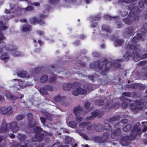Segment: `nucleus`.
Segmentation results:
<instances>
[{
    "instance_id": "1",
    "label": "nucleus",
    "mask_w": 147,
    "mask_h": 147,
    "mask_svg": "<svg viewBox=\"0 0 147 147\" xmlns=\"http://www.w3.org/2000/svg\"><path fill=\"white\" fill-rule=\"evenodd\" d=\"M125 49H127L131 50L134 49L132 53H130V51H127L124 54L123 57L125 58V60L128 61L129 60V57H132L134 60L136 61H137L141 59H145L147 57V53H145L142 55L140 54L141 52V50L138 47L133 45L131 44H128L126 47ZM124 59H119L117 60L118 62H123Z\"/></svg>"
},
{
    "instance_id": "2",
    "label": "nucleus",
    "mask_w": 147,
    "mask_h": 147,
    "mask_svg": "<svg viewBox=\"0 0 147 147\" xmlns=\"http://www.w3.org/2000/svg\"><path fill=\"white\" fill-rule=\"evenodd\" d=\"M141 125L139 122L136 123L134 126L129 136H125L123 137L120 141L121 144L124 146H128L131 141L134 140L138 135L142 133L140 126Z\"/></svg>"
},
{
    "instance_id": "3",
    "label": "nucleus",
    "mask_w": 147,
    "mask_h": 147,
    "mask_svg": "<svg viewBox=\"0 0 147 147\" xmlns=\"http://www.w3.org/2000/svg\"><path fill=\"white\" fill-rule=\"evenodd\" d=\"M112 66L111 63L109 62L107 59H105L102 61H100L98 63V65L96 63H92L90 64V67L92 69H96L97 67L99 70L102 69L105 66V70L102 71L101 74L103 76L106 75V71H107Z\"/></svg>"
},
{
    "instance_id": "4",
    "label": "nucleus",
    "mask_w": 147,
    "mask_h": 147,
    "mask_svg": "<svg viewBox=\"0 0 147 147\" xmlns=\"http://www.w3.org/2000/svg\"><path fill=\"white\" fill-rule=\"evenodd\" d=\"M134 103L136 106L134 105L133 104H131L130 105V109L133 111H137L144 107L147 106V95L144 96L140 101L135 100Z\"/></svg>"
},
{
    "instance_id": "5",
    "label": "nucleus",
    "mask_w": 147,
    "mask_h": 147,
    "mask_svg": "<svg viewBox=\"0 0 147 147\" xmlns=\"http://www.w3.org/2000/svg\"><path fill=\"white\" fill-rule=\"evenodd\" d=\"M92 85L90 84H88L85 85L84 87L86 89H82V88L78 87L76 88L72 92L73 95L78 96L79 94H84L87 92V90H91Z\"/></svg>"
},
{
    "instance_id": "6",
    "label": "nucleus",
    "mask_w": 147,
    "mask_h": 147,
    "mask_svg": "<svg viewBox=\"0 0 147 147\" xmlns=\"http://www.w3.org/2000/svg\"><path fill=\"white\" fill-rule=\"evenodd\" d=\"M47 17V15L41 14L39 15L38 19L35 17L31 18L29 19V21L32 24H34L36 22L40 24H42L45 23L44 19Z\"/></svg>"
},
{
    "instance_id": "7",
    "label": "nucleus",
    "mask_w": 147,
    "mask_h": 147,
    "mask_svg": "<svg viewBox=\"0 0 147 147\" xmlns=\"http://www.w3.org/2000/svg\"><path fill=\"white\" fill-rule=\"evenodd\" d=\"M120 105V103L118 102H116L113 103L112 100H108L106 104L104 109L106 111H108L111 109H118Z\"/></svg>"
},
{
    "instance_id": "8",
    "label": "nucleus",
    "mask_w": 147,
    "mask_h": 147,
    "mask_svg": "<svg viewBox=\"0 0 147 147\" xmlns=\"http://www.w3.org/2000/svg\"><path fill=\"white\" fill-rule=\"evenodd\" d=\"M34 9V8L33 7L28 5L25 8H22L20 7H18L13 11H12V12L17 15L18 13H22L23 11H32Z\"/></svg>"
},
{
    "instance_id": "9",
    "label": "nucleus",
    "mask_w": 147,
    "mask_h": 147,
    "mask_svg": "<svg viewBox=\"0 0 147 147\" xmlns=\"http://www.w3.org/2000/svg\"><path fill=\"white\" fill-rule=\"evenodd\" d=\"M131 15L130 13H129V16H130ZM139 19V17L136 16L135 17H130L125 18L123 19V20L125 24L127 25L131 24L132 22L134 21L138 20Z\"/></svg>"
},
{
    "instance_id": "10",
    "label": "nucleus",
    "mask_w": 147,
    "mask_h": 147,
    "mask_svg": "<svg viewBox=\"0 0 147 147\" xmlns=\"http://www.w3.org/2000/svg\"><path fill=\"white\" fill-rule=\"evenodd\" d=\"M44 138V135L43 133H37L34 137L31 138L32 141L33 142H40L42 141Z\"/></svg>"
},
{
    "instance_id": "11",
    "label": "nucleus",
    "mask_w": 147,
    "mask_h": 147,
    "mask_svg": "<svg viewBox=\"0 0 147 147\" xmlns=\"http://www.w3.org/2000/svg\"><path fill=\"white\" fill-rule=\"evenodd\" d=\"M109 136L110 134L109 132H105L100 138L97 137V139H98V142L100 144H102L108 140Z\"/></svg>"
},
{
    "instance_id": "12",
    "label": "nucleus",
    "mask_w": 147,
    "mask_h": 147,
    "mask_svg": "<svg viewBox=\"0 0 147 147\" xmlns=\"http://www.w3.org/2000/svg\"><path fill=\"white\" fill-rule=\"evenodd\" d=\"M142 37V35L140 33L137 34L136 36H134L131 40V42L136 47H139L140 45L137 44V43L138 42L139 40L141 39Z\"/></svg>"
},
{
    "instance_id": "13",
    "label": "nucleus",
    "mask_w": 147,
    "mask_h": 147,
    "mask_svg": "<svg viewBox=\"0 0 147 147\" xmlns=\"http://www.w3.org/2000/svg\"><path fill=\"white\" fill-rule=\"evenodd\" d=\"M9 129L8 125L6 123L5 119H3L1 125V127H0V133L6 132L8 131Z\"/></svg>"
},
{
    "instance_id": "14",
    "label": "nucleus",
    "mask_w": 147,
    "mask_h": 147,
    "mask_svg": "<svg viewBox=\"0 0 147 147\" xmlns=\"http://www.w3.org/2000/svg\"><path fill=\"white\" fill-rule=\"evenodd\" d=\"M9 45L8 46H6L5 43L4 42H2L0 43V54H1L3 51L5 49V50L9 51L12 50L13 49H16V47H14V48H9Z\"/></svg>"
},
{
    "instance_id": "15",
    "label": "nucleus",
    "mask_w": 147,
    "mask_h": 147,
    "mask_svg": "<svg viewBox=\"0 0 147 147\" xmlns=\"http://www.w3.org/2000/svg\"><path fill=\"white\" fill-rule=\"evenodd\" d=\"M10 129L13 133H16L18 130L19 127L16 121H13L9 124Z\"/></svg>"
},
{
    "instance_id": "16",
    "label": "nucleus",
    "mask_w": 147,
    "mask_h": 147,
    "mask_svg": "<svg viewBox=\"0 0 147 147\" xmlns=\"http://www.w3.org/2000/svg\"><path fill=\"white\" fill-rule=\"evenodd\" d=\"M10 47L9 48H14V47H16V49H13L12 50L10 51H12V54L13 56L15 57H18L21 55V53L16 50L18 49V47L16 46L13 45H9Z\"/></svg>"
},
{
    "instance_id": "17",
    "label": "nucleus",
    "mask_w": 147,
    "mask_h": 147,
    "mask_svg": "<svg viewBox=\"0 0 147 147\" xmlns=\"http://www.w3.org/2000/svg\"><path fill=\"white\" fill-rule=\"evenodd\" d=\"M28 120V126L30 128H32L36 125V123L32 124L33 120V115L31 113H28L27 115Z\"/></svg>"
},
{
    "instance_id": "18",
    "label": "nucleus",
    "mask_w": 147,
    "mask_h": 147,
    "mask_svg": "<svg viewBox=\"0 0 147 147\" xmlns=\"http://www.w3.org/2000/svg\"><path fill=\"white\" fill-rule=\"evenodd\" d=\"M129 9L131 10V11L133 13V16L134 17H135L136 16H139L138 14L141 11V10L139 9L138 6H135L131 9L129 7Z\"/></svg>"
},
{
    "instance_id": "19",
    "label": "nucleus",
    "mask_w": 147,
    "mask_h": 147,
    "mask_svg": "<svg viewBox=\"0 0 147 147\" xmlns=\"http://www.w3.org/2000/svg\"><path fill=\"white\" fill-rule=\"evenodd\" d=\"M111 131V137L112 139H114L117 135H119L121 133V130L119 127H118L113 131Z\"/></svg>"
},
{
    "instance_id": "20",
    "label": "nucleus",
    "mask_w": 147,
    "mask_h": 147,
    "mask_svg": "<svg viewBox=\"0 0 147 147\" xmlns=\"http://www.w3.org/2000/svg\"><path fill=\"white\" fill-rule=\"evenodd\" d=\"M72 85L69 83H65L63 84V88L64 90H69L72 87Z\"/></svg>"
},
{
    "instance_id": "21",
    "label": "nucleus",
    "mask_w": 147,
    "mask_h": 147,
    "mask_svg": "<svg viewBox=\"0 0 147 147\" xmlns=\"http://www.w3.org/2000/svg\"><path fill=\"white\" fill-rule=\"evenodd\" d=\"M120 119V116L117 115L110 118L108 120L109 123H112L114 121L119 120Z\"/></svg>"
},
{
    "instance_id": "22",
    "label": "nucleus",
    "mask_w": 147,
    "mask_h": 147,
    "mask_svg": "<svg viewBox=\"0 0 147 147\" xmlns=\"http://www.w3.org/2000/svg\"><path fill=\"white\" fill-rule=\"evenodd\" d=\"M31 29V26L28 24L24 25L22 27V31L26 32L30 30Z\"/></svg>"
},
{
    "instance_id": "23",
    "label": "nucleus",
    "mask_w": 147,
    "mask_h": 147,
    "mask_svg": "<svg viewBox=\"0 0 147 147\" xmlns=\"http://www.w3.org/2000/svg\"><path fill=\"white\" fill-rule=\"evenodd\" d=\"M82 110V108L79 106H78L77 107H75L74 109L73 112L76 116H77L78 114Z\"/></svg>"
},
{
    "instance_id": "24",
    "label": "nucleus",
    "mask_w": 147,
    "mask_h": 147,
    "mask_svg": "<svg viewBox=\"0 0 147 147\" xmlns=\"http://www.w3.org/2000/svg\"><path fill=\"white\" fill-rule=\"evenodd\" d=\"M5 96L7 98L11 100H14L18 98L16 96H13L11 93L9 92L6 93Z\"/></svg>"
},
{
    "instance_id": "25",
    "label": "nucleus",
    "mask_w": 147,
    "mask_h": 147,
    "mask_svg": "<svg viewBox=\"0 0 147 147\" xmlns=\"http://www.w3.org/2000/svg\"><path fill=\"white\" fill-rule=\"evenodd\" d=\"M134 28L133 27H129L126 29L125 34L128 35H132L133 33Z\"/></svg>"
},
{
    "instance_id": "26",
    "label": "nucleus",
    "mask_w": 147,
    "mask_h": 147,
    "mask_svg": "<svg viewBox=\"0 0 147 147\" xmlns=\"http://www.w3.org/2000/svg\"><path fill=\"white\" fill-rule=\"evenodd\" d=\"M124 42V41L123 39H117L115 41V47L117 46H121L122 45Z\"/></svg>"
},
{
    "instance_id": "27",
    "label": "nucleus",
    "mask_w": 147,
    "mask_h": 147,
    "mask_svg": "<svg viewBox=\"0 0 147 147\" xmlns=\"http://www.w3.org/2000/svg\"><path fill=\"white\" fill-rule=\"evenodd\" d=\"M0 58L1 59L4 60L5 62L7 61L9 59V57L8 55L6 53L2 54Z\"/></svg>"
},
{
    "instance_id": "28",
    "label": "nucleus",
    "mask_w": 147,
    "mask_h": 147,
    "mask_svg": "<svg viewBox=\"0 0 147 147\" xmlns=\"http://www.w3.org/2000/svg\"><path fill=\"white\" fill-rule=\"evenodd\" d=\"M41 70V68L39 67H37L36 68H34L32 69L31 71V72L32 73L33 75H35L40 72Z\"/></svg>"
},
{
    "instance_id": "29",
    "label": "nucleus",
    "mask_w": 147,
    "mask_h": 147,
    "mask_svg": "<svg viewBox=\"0 0 147 147\" xmlns=\"http://www.w3.org/2000/svg\"><path fill=\"white\" fill-rule=\"evenodd\" d=\"M26 136L24 134H18V138L20 142H22L27 138Z\"/></svg>"
},
{
    "instance_id": "30",
    "label": "nucleus",
    "mask_w": 147,
    "mask_h": 147,
    "mask_svg": "<svg viewBox=\"0 0 147 147\" xmlns=\"http://www.w3.org/2000/svg\"><path fill=\"white\" fill-rule=\"evenodd\" d=\"M17 74L18 76L23 78H27L28 76L27 73L24 71L19 72L17 73Z\"/></svg>"
},
{
    "instance_id": "31",
    "label": "nucleus",
    "mask_w": 147,
    "mask_h": 147,
    "mask_svg": "<svg viewBox=\"0 0 147 147\" xmlns=\"http://www.w3.org/2000/svg\"><path fill=\"white\" fill-rule=\"evenodd\" d=\"M102 125L100 124H97L96 125L94 124V129L98 132L100 131L102 129Z\"/></svg>"
},
{
    "instance_id": "32",
    "label": "nucleus",
    "mask_w": 147,
    "mask_h": 147,
    "mask_svg": "<svg viewBox=\"0 0 147 147\" xmlns=\"http://www.w3.org/2000/svg\"><path fill=\"white\" fill-rule=\"evenodd\" d=\"M91 123L90 122H82L79 125V126L81 128H84L87 127Z\"/></svg>"
},
{
    "instance_id": "33",
    "label": "nucleus",
    "mask_w": 147,
    "mask_h": 147,
    "mask_svg": "<svg viewBox=\"0 0 147 147\" xmlns=\"http://www.w3.org/2000/svg\"><path fill=\"white\" fill-rule=\"evenodd\" d=\"M105 102L103 100H97L95 101V105L98 106H100L104 104Z\"/></svg>"
},
{
    "instance_id": "34",
    "label": "nucleus",
    "mask_w": 147,
    "mask_h": 147,
    "mask_svg": "<svg viewBox=\"0 0 147 147\" xmlns=\"http://www.w3.org/2000/svg\"><path fill=\"white\" fill-rule=\"evenodd\" d=\"M53 99L56 102H62L63 100V97L59 95L55 96L53 98Z\"/></svg>"
},
{
    "instance_id": "35",
    "label": "nucleus",
    "mask_w": 147,
    "mask_h": 147,
    "mask_svg": "<svg viewBox=\"0 0 147 147\" xmlns=\"http://www.w3.org/2000/svg\"><path fill=\"white\" fill-rule=\"evenodd\" d=\"M132 126L130 124L127 125L124 127L123 130L125 132H127L130 131L131 129Z\"/></svg>"
},
{
    "instance_id": "36",
    "label": "nucleus",
    "mask_w": 147,
    "mask_h": 147,
    "mask_svg": "<svg viewBox=\"0 0 147 147\" xmlns=\"http://www.w3.org/2000/svg\"><path fill=\"white\" fill-rule=\"evenodd\" d=\"M104 129L105 130L111 131L112 127L111 126L109 123H105L104 125Z\"/></svg>"
},
{
    "instance_id": "37",
    "label": "nucleus",
    "mask_w": 147,
    "mask_h": 147,
    "mask_svg": "<svg viewBox=\"0 0 147 147\" xmlns=\"http://www.w3.org/2000/svg\"><path fill=\"white\" fill-rule=\"evenodd\" d=\"M102 28L103 30L106 31L107 32L111 33V31L109 26L106 25H102Z\"/></svg>"
},
{
    "instance_id": "38",
    "label": "nucleus",
    "mask_w": 147,
    "mask_h": 147,
    "mask_svg": "<svg viewBox=\"0 0 147 147\" xmlns=\"http://www.w3.org/2000/svg\"><path fill=\"white\" fill-rule=\"evenodd\" d=\"M77 123L74 121H71L69 122L68 125L69 127L73 128H75L77 126Z\"/></svg>"
},
{
    "instance_id": "39",
    "label": "nucleus",
    "mask_w": 147,
    "mask_h": 147,
    "mask_svg": "<svg viewBox=\"0 0 147 147\" xmlns=\"http://www.w3.org/2000/svg\"><path fill=\"white\" fill-rule=\"evenodd\" d=\"M39 92L42 94L45 95H48L49 94L48 93L46 88L45 87L41 88L39 90Z\"/></svg>"
},
{
    "instance_id": "40",
    "label": "nucleus",
    "mask_w": 147,
    "mask_h": 147,
    "mask_svg": "<svg viewBox=\"0 0 147 147\" xmlns=\"http://www.w3.org/2000/svg\"><path fill=\"white\" fill-rule=\"evenodd\" d=\"M98 115V113L96 112H94L92 113V116L89 117H87L86 118V120L88 121L89 120L93 119L94 118L96 117Z\"/></svg>"
},
{
    "instance_id": "41",
    "label": "nucleus",
    "mask_w": 147,
    "mask_h": 147,
    "mask_svg": "<svg viewBox=\"0 0 147 147\" xmlns=\"http://www.w3.org/2000/svg\"><path fill=\"white\" fill-rule=\"evenodd\" d=\"M12 109V108L11 107H8L6 109L5 107V109L3 111L2 115H5L11 111Z\"/></svg>"
},
{
    "instance_id": "42",
    "label": "nucleus",
    "mask_w": 147,
    "mask_h": 147,
    "mask_svg": "<svg viewBox=\"0 0 147 147\" xmlns=\"http://www.w3.org/2000/svg\"><path fill=\"white\" fill-rule=\"evenodd\" d=\"M144 30L143 31H142V34L143 35H144L147 32V23H145L143 25L142 30Z\"/></svg>"
},
{
    "instance_id": "43",
    "label": "nucleus",
    "mask_w": 147,
    "mask_h": 147,
    "mask_svg": "<svg viewBox=\"0 0 147 147\" xmlns=\"http://www.w3.org/2000/svg\"><path fill=\"white\" fill-rule=\"evenodd\" d=\"M48 76L47 75H44L42 76L40 78V81L42 83L46 82L48 80Z\"/></svg>"
},
{
    "instance_id": "44",
    "label": "nucleus",
    "mask_w": 147,
    "mask_h": 147,
    "mask_svg": "<svg viewBox=\"0 0 147 147\" xmlns=\"http://www.w3.org/2000/svg\"><path fill=\"white\" fill-rule=\"evenodd\" d=\"M145 3L147 4V0H145L144 1L143 0H141L138 3V5L140 7L142 8L144 7Z\"/></svg>"
},
{
    "instance_id": "45",
    "label": "nucleus",
    "mask_w": 147,
    "mask_h": 147,
    "mask_svg": "<svg viewBox=\"0 0 147 147\" xmlns=\"http://www.w3.org/2000/svg\"><path fill=\"white\" fill-rule=\"evenodd\" d=\"M136 0H119V2L122 3H129L134 2Z\"/></svg>"
},
{
    "instance_id": "46",
    "label": "nucleus",
    "mask_w": 147,
    "mask_h": 147,
    "mask_svg": "<svg viewBox=\"0 0 147 147\" xmlns=\"http://www.w3.org/2000/svg\"><path fill=\"white\" fill-rule=\"evenodd\" d=\"M42 131V129L40 127L36 126L34 129V131L36 134L40 133V132Z\"/></svg>"
},
{
    "instance_id": "47",
    "label": "nucleus",
    "mask_w": 147,
    "mask_h": 147,
    "mask_svg": "<svg viewBox=\"0 0 147 147\" xmlns=\"http://www.w3.org/2000/svg\"><path fill=\"white\" fill-rule=\"evenodd\" d=\"M132 96L134 98H137L140 97V95L136 92H131Z\"/></svg>"
},
{
    "instance_id": "48",
    "label": "nucleus",
    "mask_w": 147,
    "mask_h": 147,
    "mask_svg": "<svg viewBox=\"0 0 147 147\" xmlns=\"http://www.w3.org/2000/svg\"><path fill=\"white\" fill-rule=\"evenodd\" d=\"M56 79V75L55 74H54L53 76L52 77H50L49 78V81L50 82H54L55 81Z\"/></svg>"
},
{
    "instance_id": "49",
    "label": "nucleus",
    "mask_w": 147,
    "mask_h": 147,
    "mask_svg": "<svg viewBox=\"0 0 147 147\" xmlns=\"http://www.w3.org/2000/svg\"><path fill=\"white\" fill-rule=\"evenodd\" d=\"M138 89L140 90H145L146 86L145 85L143 84H138Z\"/></svg>"
},
{
    "instance_id": "50",
    "label": "nucleus",
    "mask_w": 147,
    "mask_h": 147,
    "mask_svg": "<svg viewBox=\"0 0 147 147\" xmlns=\"http://www.w3.org/2000/svg\"><path fill=\"white\" fill-rule=\"evenodd\" d=\"M24 117V114H19L18 115H16V120L18 121H20L22 120Z\"/></svg>"
},
{
    "instance_id": "51",
    "label": "nucleus",
    "mask_w": 147,
    "mask_h": 147,
    "mask_svg": "<svg viewBox=\"0 0 147 147\" xmlns=\"http://www.w3.org/2000/svg\"><path fill=\"white\" fill-rule=\"evenodd\" d=\"M122 95L124 96H126L129 97H132L131 92H124L123 93Z\"/></svg>"
},
{
    "instance_id": "52",
    "label": "nucleus",
    "mask_w": 147,
    "mask_h": 147,
    "mask_svg": "<svg viewBox=\"0 0 147 147\" xmlns=\"http://www.w3.org/2000/svg\"><path fill=\"white\" fill-rule=\"evenodd\" d=\"M77 65L80 67H84L86 66V64L85 62H81L80 61L78 63H77Z\"/></svg>"
},
{
    "instance_id": "53",
    "label": "nucleus",
    "mask_w": 147,
    "mask_h": 147,
    "mask_svg": "<svg viewBox=\"0 0 147 147\" xmlns=\"http://www.w3.org/2000/svg\"><path fill=\"white\" fill-rule=\"evenodd\" d=\"M105 18L106 19H108V20H111L112 18H119L118 16H114V17H111L110 16L108 15H105L104 16Z\"/></svg>"
},
{
    "instance_id": "54",
    "label": "nucleus",
    "mask_w": 147,
    "mask_h": 147,
    "mask_svg": "<svg viewBox=\"0 0 147 147\" xmlns=\"http://www.w3.org/2000/svg\"><path fill=\"white\" fill-rule=\"evenodd\" d=\"M128 105V103L125 102H124L122 103L121 105V107L123 109H126Z\"/></svg>"
},
{
    "instance_id": "55",
    "label": "nucleus",
    "mask_w": 147,
    "mask_h": 147,
    "mask_svg": "<svg viewBox=\"0 0 147 147\" xmlns=\"http://www.w3.org/2000/svg\"><path fill=\"white\" fill-rule=\"evenodd\" d=\"M61 144L59 142L54 143L51 147H61Z\"/></svg>"
},
{
    "instance_id": "56",
    "label": "nucleus",
    "mask_w": 147,
    "mask_h": 147,
    "mask_svg": "<svg viewBox=\"0 0 147 147\" xmlns=\"http://www.w3.org/2000/svg\"><path fill=\"white\" fill-rule=\"evenodd\" d=\"M45 87L46 88L47 90H49L51 91H53V87L49 85H46L45 86Z\"/></svg>"
},
{
    "instance_id": "57",
    "label": "nucleus",
    "mask_w": 147,
    "mask_h": 147,
    "mask_svg": "<svg viewBox=\"0 0 147 147\" xmlns=\"http://www.w3.org/2000/svg\"><path fill=\"white\" fill-rule=\"evenodd\" d=\"M3 140V136H0V147H3L5 146L4 144L2 143Z\"/></svg>"
},
{
    "instance_id": "58",
    "label": "nucleus",
    "mask_w": 147,
    "mask_h": 147,
    "mask_svg": "<svg viewBox=\"0 0 147 147\" xmlns=\"http://www.w3.org/2000/svg\"><path fill=\"white\" fill-rule=\"evenodd\" d=\"M65 143L66 144H70L71 142V141L70 138L68 137H66L65 140Z\"/></svg>"
},
{
    "instance_id": "59",
    "label": "nucleus",
    "mask_w": 147,
    "mask_h": 147,
    "mask_svg": "<svg viewBox=\"0 0 147 147\" xmlns=\"http://www.w3.org/2000/svg\"><path fill=\"white\" fill-rule=\"evenodd\" d=\"M60 0H49L50 3L52 4H55L60 2Z\"/></svg>"
},
{
    "instance_id": "60",
    "label": "nucleus",
    "mask_w": 147,
    "mask_h": 147,
    "mask_svg": "<svg viewBox=\"0 0 147 147\" xmlns=\"http://www.w3.org/2000/svg\"><path fill=\"white\" fill-rule=\"evenodd\" d=\"M138 83H133L132 84V89H136L138 88Z\"/></svg>"
},
{
    "instance_id": "61",
    "label": "nucleus",
    "mask_w": 147,
    "mask_h": 147,
    "mask_svg": "<svg viewBox=\"0 0 147 147\" xmlns=\"http://www.w3.org/2000/svg\"><path fill=\"white\" fill-rule=\"evenodd\" d=\"M94 124H93L92 125H90V124L89 125H88L86 128L87 130H92L94 129Z\"/></svg>"
},
{
    "instance_id": "62",
    "label": "nucleus",
    "mask_w": 147,
    "mask_h": 147,
    "mask_svg": "<svg viewBox=\"0 0 147 147\" xmlns=\"http://www.w3.org/2000/svg\"><path fill=\"white\" fill-rule=\"evenodd\" d=\"M92 55L94 57H97L100 56V55L98 53L95 52L93 53Z\"/></svg>"
},
{
    "instance_id": "63",
    "label": "nucleus",
    "mask_w": 147,
    "mask_h": 147,
    "mask_svg": "<svg viewBox=\"0 0 147 147\" xmlns=\"http://www.w3.org/2000/svg\"><path fill=\"white\" fill-rule=\"evenodd\" d=\"M90 104L88 102H86L84 104V108L86 109H88L90 107Z\"/></svg>"
},
{
    "instance_id": "64",
    "label": "nucleus",
    "mask_w": 147,
    "mask_h": 147,
    "mask_svg": "<svg viewBox=\"0 0 147 147\" xmlns=\"http://www.w3.org/2000/svg\"><path fill=\"white\" fill-rule=\"evenodd\" d=\"M36 32L37 34L40 35H43L44 34V32L41 30L37 31Z\"/></svg>"
}]
</instances>
